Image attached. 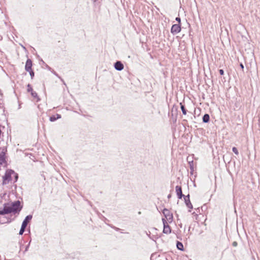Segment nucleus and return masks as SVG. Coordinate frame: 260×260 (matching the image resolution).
<instances>
[{"mask_svg": "<svg viewBox=\"0 0 260 260\" xmlns=\"http://www.w3.org/2000/svg\"><path fill=\"white\" fill-rule=\"evenodd\" d=\"M27 72H29V75L31 77V78L33 79V78L35 76V72H34V71L31 69V70H29V71H27Z\"/></svg>", "mask_w": 260, "mask_h": 260, "instance_id": "20", "label": "nucleus"}, {"mask_svg": "<svg viewBox=\"0 0 260 260\" xmlns=\"http://www.w3.org/2000/svg\"><path fill=\"white\" fill-rule=\"evenodd\" d=\"M176 247L179 250L184 251V250L183 244L180 241H177Z\"/></svg>", "mask_w": 260, "mask_h": 260, "instance_id": "14", "label": "nucleus"}, {"mask_svg": "<svg viewBox=\"0 0 260 260\" xmlns=\"http://www.w3.org/2000/svg\"><path fill=\"white\" fill-rule=\"evenodd\" d=\"M15 174L14 170L8 169L3 177V184H7L12 180V175Z\"/></svg>", "mask_w": 260, "mask_h": 260, "instance_id": "2", "label": "nucleus"}, {"mask_svg": "<svg viewBox=\"0 0 260 260\" xmlns=\"http://www.w3.org/2000/svg\"><path fill=\"white\" fill-rule=\"evenodd\" d=\"M25 226H21V228H20V230L19 231V234L20 235H22L24 233L25 230Z\"/></svg>", "mask_w": 260, "mask_h": 260, "instance_id": "19", "label": "nucleus"}, {"mask_svg": "<svg viewBox=\"0 0 260 260\" xmlns=\"http://www.w3.org/2000/svg\"><path fill=\"white\" fill-rule=\"evenodd\" d=\"M32 218V216L31 215H27L25 217V219L23 220L21 225L25 226V228H26L28 222H30V221L31 220Z\"/></svg>", "mask_w": 260, "mask_h": 260, "instance_id": "9", "label": "nucleus"}, {"mask_svg": "<svg viewBox=\"0 0 260 260\" xmlns=\"http://www.w3.org/2000/svg\"><path fill=\"white\" fill-rule=\"evenodd\" d=\"M32 61L30 59L28 58L26 60L25 66V70L26 71H29V70L32 69Z\"/></svg>", "mask_w": 260, "mask_h": 260, "instance_id": "10", "label": "nucleus"}, {"mask_svg": "<svg viewBox=\"0 0 260 260\" xmlns=\"http://www.w3.org/2000/svg\"><path fill=\"white\" fill-rule=\"evenodd\" d=\"M203 122L204 123H208L210 121V116L208 114H205L202 118Z\"/></svg>", "mask_w": 260, "mask_h": 260, "instance_id": "13", "label": "nucleus"}, {"mask_svg": "<svg viewBox=\"0 0 260 260\" xmlns=\"http://www.w3.org/2000/svg\"><path fill=\"white\" fill-rule=\"evenodd\" d=\"M176 194L179 199H181L183 197H184V194L182 193V187L181 186L177 185L175 187Z\"/></svg>", "mask_w": 260, "mask_h": 260, "instance_id": "7", "label": "nucleus"}, {"mask_svg": "<svg viewBox=\"0 0 260 260\" xmlns=\"http://www.w3.org/2000/svg\"><path fill=\"white\" fill-rule=\"evenodd\" d=\"M190 169L191 170V173H192L193 171V160L189 161H188Z\"/></svg>", "mask_w": 260, "mask_h": 260, "instance_id": "18", "label": "nucleus"}, {"mask_svg": "<svg viewBox=\"0 0 260 260\" xmlns=\"http://www.w3.org/2000/svg\"><path fill=\"white\" fill-rule=\"evenodd\" d=\"M61 115L56 114V115H53L49 117V120L51 122H54L57 119L61 118Z\"/></svg>", "mask_w": 260, "mask_h": 260, "instance_id": "12", "label": "nucleus"}, {"mask_svg": "<svg viewBox=\"0 0 260 260\" xmlns=\"http://www.w3.org/2000/svg\"><path fill=\"white\" fill-rule=\"evenodd\" d=\"M27 87V90L28 92H31L32 91H34L33 89H32V88L31 87V86L30 85V84H28Z\"/></svg>", "mask_w": 260, "mask_h": 260, "instance_id": "22", "label": "nucleus"}, {"mask_svg": "<svg viewBox=\"0 0 260 260\" xmlns=\"http://www.w3.org/2000/svg\"><path fill=\"white\" fill-rule=\"evenodd\" d=\"M180 108L182 111L183 114L186 115L187 112V110L186 109L185 107L182 103H180Z\"/></svg>", "mask_w": 260, "mask_h": 260, "instance_id": "16", "label": "nucleus"}, {"mask_svg": "<svg viewBox=\"0 0 260 260\" xmlns=\"http://www.w3.org/2000/svg\"><path fill=\"white\" fill-rule=\"evenodd\" d=\"M6 153L4 150L0 153V165H3L6 162L5 157Z\"/></svg>", "mask_w": 260, "mask_h": 260, "instance_id": "11", "label": "nucleus"}, {"mask_svg": "<svg viewBox=\"0 0 260 260\" xmlns=\"http://www.w3.org/2000/svg\"><path fill=\"white\" fill-rule=\"evenodd\" d=\"M183 198H184V200L185 201V199L186 200H188V199H189V194H188L187 196H185L184 195V197H183Z\"/></svg>", "mask_w": 260, "mask_h": 260, "instance_id": "26", "label": "nucleus"}, {"mask_svg": "<svg viewBox=\"0 0 260 260\" xmlns=\"http://www.w3.org/2000/svg\"><path fill=\"white\" fill-rule=\"evenodd\" d=\"M237 245H238L237 242H236V241L233 242V243H232V245L234 247H236L237 246Z\"/></svg>", "mask_w": 260, "mask_h": 260, "instance_id": "29", "label": "nucleus"}, {"mask_svg": "<svg viewBox=\"0 0 260 260\" xmlns=\"http://www.w3.org/2000/svg\"><path fill=\"white\" fill-rule=\"evenodd\" d=\"M53 73L54 75H55L56 76L58 77L60 79L61 81L63 82V84H65V83L64 82V81L62 79H61L59 76L56 73V72H55V71H53Z\"/></svg>", "mask_w": 260, "mask_h": 260, "instance_id": "23", "label": "nucleus"}, {"mask_svg": "<svg viewBox=\"0 0 260 260\" xmlns=\"http://www.w3.org/2000/svg\"><path fill=\"white\" fill-rule=\"evenodd\" d=\"M29 245H30V242L25 246V251H26L28 250V249L29 248Z\"/></svg>", "mask_w": 260, "mask_h": 260, "instance_id": "28", "label": "nucleus"}, {"mask_svg": "<svg viewBox=\"0 0 260 260\" xmlns=\"http://www.w3.org/2000/svg\"><path fill=\"white\" fill-rule=\"evenodd\" d=\"M232 151L236 155H238L239 154V152H238V150L237 149V148L235 147H233L232 148Z\"/></svg>", "mask_w": 260, "mask_h": 260, "instance_id": "21", "label": "nucleus"}, {"mask_svg": "<svg viewBox=\"0 0 260 260\" xmlns=\"http://www.w3.org/2000/svg\"><path fill=\"white\" fill-rule=\"evenodd\" d=\"M114 229H115L116 231H117L119 230V228H115H115H114Z\"/></svg>", "mask_w": 260, "mask_h": 260, "instance_id": "33", "label": "nucleus"}, {"mask_svg": "<svg viewBox=\"0 0 260 260\" xmlns=\"http://www.w3.org/2000/svg\"><path fill=\"white\" fill-rule=\"evenodd\" d=\"M171 197V194H169L168 196V199H170Z\"/></svg>", "mask_w": 260, "mask_h": 260, "instance_id": "32", "label": "nucleus"}, {"mask_svg": "<svg viewBox=\"0 0 260 260\" xmlns=\"http://www.w3.org/2000/svg\"><path fill=\"white\" fill-rule=\"evenodd\" d=\"M219 74H220V75H224V71H223V70H222V69H220V70H219Z\"/></svg>", "mask_w": 260, "mask_h": 260, "instance_id": "27", "label": "nucleus"}, {"mask_svg": "<svg viewBox=\"0 0 260 260\" xmlns=\"http://www.w3.org/2000/svg\"><path fill=\"white\" fill-rule=\"evenodd\" d=\"M12 213L11 204L9 203H5L4 208H0V215H4Z\"/></svg>", "mask_w": 260, "mask_h": 260, "instance_id": "3", "label": "nucleus"}, {"mask_svg": "<svg viewBox=\"0 0 260 260\" xmlns=\"http://www.w3.org/2000/svg\"><path fill=\"white\" fill-rule=\"evenodd\" d=\"M46 67L48 70H51V68L50 67H49L48 65H46Z\"/></svg>", "mask_w": 260, "mask_h": 260, "instance_id": "31", "label": "nucleus"}, {"mask_svg": "<svg viewBox=\"0 0 260 260\" xmlns=\"http://www.w3.org/2000/svg\"><path fill=\"white\" fill-rule=\"evenodd\" d=\"M175 19L178 22V24H181V18L179 17H177Z\"/></svg>", "mask_w": 260, "mask_h": 260, "instance_id": "24", "label": "nucleus"}, {"mask_svg": "<svg viewBox=\"0 0 260 260\" xmlns=\"http://www.w3.org/2000/svg\"><path fill=\"white\" fill-rule=\"evenodd\" d=\"M240 67L241 68V69H242V70H243V69H244V65H243V64L242 63H241L240 64Z\"/></svg>", "mask_w": 260, "mask_h": 260, "instance_id": "30", "label": "nucleus"}, {"mask_svg": "<svg viewBox=\"0 0 260 260\" xmlns=\"http://www.w3.org/2000/svg\"><path fill=\"white\" fill-rule=\"evenodd\" d=\"M162 213L168 222L171 223L172 222L173 218V214L168 209L164 208L162 210Z\"/></svg>", "mask_w": 260, "mask_h": 260, "instance_id": "4", "label": "nucleus"}, {"mask_svg": "<svg viewBox=\"0 0 260 260\" xmlns=\"http://www.w3.org/2000/svg\"><path fill=\"white\" fill-rule=\"evenodd\" d=\"M162 220L164 225L163 233L166 234H170L171 233V227L168 224V223L165 218H162Z\"/></svg>", "mask_w": 260, "mask_h": 260, "instance_id": "5", "label": "nucleus"}, {"mask_svg": "<svg viewBox=\"0 0 260 260\" xmlns=\"http://www.w3.org/2000/svg\"><path fill=\"white\" fill-rule=\"evenodd\" d=\"M14 174V177H15V182H16L18 180V174L16 173L15 172V174Z\"/></svg>", "mask_w": 260, "mask_h": 260, "instance_id": "25", "label": "nucleus"}, {"mask_svg": "<svg viewBox=\"0 0 260 260\" xmlns=\"http://www.w3.org/2000/svg\"><path fill=\"white\" fill-rule=\"evenodd\" d=\"M184 202L185 203L186 206L189 208L190 209H192L193 208V206L192 205V204L190 201V199H188V200H186L185 199Z\"/></svg>", "mask_w": 260, "mask_h": 260, "instance_id": "15", "label": "nucleus"}, {"mask_svg": "<svg viewBox=\"0 0 260 260\" xmlns=\"http://www.w3.org/2000/svg\"><path fill=\"white\" fill-rule=\"evenodd\" d=\"M181 30V24H175L172 26L171 32L173 34H177L180 32Z\"/></svg>", "mask_w": 260, "mask_h": 260, "instance_id": "6", "label": "nucleus"}, {"mask_svg": "<svg viewBox=\"0 0 260 260\" xmlns=\"http://www.w3.org/2000/svg\"><path fill=\"white\" fill-rule=\"evenodd\" d=\"M31 93V96L34 98H37V102L40 101V99L39 98V96H38V94L36 92L34 91H32Z\"/></svg>", "mask_w": 260, "mask_h": 260, "instance_id": "17", "label": "nucleus"}, {"mask_svg": "<svg viewBox=\"0 0 260 260\" xmlns=\"http://www.w3.org/2000/svg\"><path fill=\"white\" fill-rule=\"evenodd\" d=\"M115 70L118 71H122L124 68V65L120 61H116L114 64Z\"/></svg>", "mask_w": 260, "mask_h": 260, "instance_id": "8", "label": "nucleus"}, {"mask_svg": "<svg viewBox=\"0 0 260 260\" xmlns=\"http://www.w3.org/2000/svg\"><path fill=\"white\" fill-rule=\"evenodd\" d=\"M12 213L14 214H18L22 208L20 201L17 200L12 202L11 204Z\"/></svg>", "mask_w": 260, "mask_h": 260, "instance_id": "1", "label": "nucleus"}]
</instances>
